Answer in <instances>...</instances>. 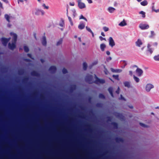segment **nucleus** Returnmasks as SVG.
<instances>
[{
  "label": "nucleus",
  "mask_w": 159,
  "mask_h": 159,
  "mask_svg": "<svg viewBox=\"0 0 159 159\" xmlns=\"http://www.w3.org/2000/svg\"><path fill=\"white\" fill-rule=\"evenodd\" d=\"M94 76L95 79L94 81L93 80V76L92 75H87L85 78V81L89 84L94 83L97 84H103L105 83V81L104 79H99L95 74H94Z\"/></svg>",
  "instance_id": "1"
},
{
  "label": "nucleus",
  "mask_w": 159,
  "mask_h": 159,
  "mask_svg": "<svg viewBox=\"0 0 159 159\" xmlns=\"http://www.w3.org/2000/svg\"><path fill=\"white\" fill-rule=\"evenodd\" d=\"M10 35L12 36L13 38L12 43H9L8 46L9 48L11 50H13L16 47V43L17 41V35L16 34L12 32L10 33Z\"/></svg>",
  "instance_id": "2"
},
{
  "label": "nucleus",
  "mask_w": 159,
  "mask_h": 159,
  "mask_svg": "<svg viewBox=\"0 0 159 159\" xmlns=\"http://www.w3.org/2000/svg\"><path fill=\"white\" fill-rule=\"evenodd\" d=\"M154 88V85L151 83L147 84L145 87V91L147 92H149L151 90Z\"/></svg>",
  "instance_id": "3"
},
{
  "label": "nucleus",
  "mask_w": 159,
  "mask_h": 159,
  "mask_svg": "<svg viewBox=\"0 0 159 159\" xmlns=\"http://www.w3.org/2000/svg\"><path fill=\"white\" fill-rule=\"evenodd\" d=\"M33 13L37 16L40 15H43L44 14V12L43 10L36 9L33 11Z\"/></svg>",
  "instance_id": "4"
},
{
  "label": "nucleus",
  "mask_w": 159,
  "mask_h": 159,
  "mask_svg": "<svg viewBox=\"0 0 159 159\" xmlns=\"http://www.w3.org/2000/svg\"><path fill=\"white\" fill-rule=\"evenodd\" d=\"M78 6L81 9L84 8L86 6L84 3L81 2V0H78Z\"/></svg>",
  "instance_id": "5"
},
{
  "label": "nucleus",
  "mask_w": 159,
  "mask_h": 159,
  "mask_svg": "<svg viewBox=\"0 0 159 159\" xmlns=\"http://www.w3.org/2000/svg\"><path fill=\"white\" fill-rule=\"evenodd\" d=\"M10 38L8 39L5 38H2L1 39V41L2 44L4 46H6L8 42L10 40Z\"/></svg>",
  "instance_id": "6"
},
{
  "label": "nucleus",
  "mask_w": 159,
  "mask_h": 159,
  "mask_svg": "<svg viewBox=\"0 0 159 159\" xmlns=\"http://www.w3.org/2000/svg\"><path fill=\"white\" fill-rule=\"evenodd\" d=\"M109 45L111 47L115 45V43L113 38L111 37H109Z\"/></svg>",
  "instance_id": "7"
},
{
  "label": "nucleus",
  "mask_w": 159,
  "mask_h": 159,
  "mask_svg": "<svg viewBox=\"0 0 159 159\" xmlns=\"http://www.w3.org/2000/svg\"><path fill=\"white\" fill-rule=\"evenodd\" d=\"M139 27L142 30H145L148 28L149 26L148 25L140 24L139 25Z\"/></svg>",
  "instance_id": "8"
},
{
  "label": "nucleus",
  "mask_w": 159,
  "mask_h": 159,
  "mask_svg": "<svg viewBox=\"0 0 159 159\" xmlns=\"http://www.w3.org/2000/svg\"><path fill=\"white\" fill-rule=\"evenodd\" d=\"M136 72L139 76H141L143 73V70L141 69L138 68L136 69Z\"/></svg>",
  "instance_id": "9"
},
{
  "label": "nucleus",
  "mask_w": 159,
  "mask_h": 159,
  "mask_svg": "<svg viewBox=\"0 0 159 159\" xmlns=\"http://www.w3.org/2000/svg\"><path fill=\"white\" fill-rule=\"evenodd\" d=\"M151 45L149 44L147 45V51L150 54H151L153 52V49L151 48Z\"/></svg>",
  "instance_id": "10"
},
{
  "label": "nucleus",
  "mask_w": 159,
  "mask_h": 159,
  "mask_svg": "<svg viewBox=\"0 0 159 159\" xmlns=\"http://www.w3.org/2000/svg\"><path fill=\"white\" fill-rule=\"evenodd\" d=\"M49 70L52 73H54L56 70V67L55 66H52L49 68Z\"/></svg>",
  "instance_id": "11"
},
{
  "label": "nucleus",
  "mask_w": 159,
  "mask_h": 159,
  "mask_svg": "<svg viewBox=\"0 0 159 159\" xmlns=\"http://www.w3.org/2000/svg\"><path fill=\"white\" fill-rule=\"evenodd\" d=\"M142 44L143 43L141 40L139 39H138L135 42L136 45L139 47H140Z\"/></svg>",
  "instance_id": "12"
},
{
  "label": "nucleus",
  "mask_w": 159,
  "mask_h": 159,
  "mask_svg": "<svg viewBox=\"0 0 159 159\" xmlns=\"http://www.w3.org/2000/svg\"><path fill=\"white\" fill-rule=\"evenodd\" d=\"M111 70L113 72L118 73H120L122 71V70L120 69H114L112 68H111Z\"/></svg>",
  "instance_id": "13"
},
{
  "label": "nucleus",
  "mask_w": 159,
  "mask_h": 159,
  "mask_svg": "<svg viewBox=\"0 0 159 159\" xmlns=\"http://www.w3.org/2000/svg\"><path fill=\"white\" fill-rule=\"evenodd\" d=\"M42 43L43 45L46 46L47 44V41L46 38L45 36L43 37L42 40Z\"/></svg>",
  "instance_id": "14"
},
{
  "label": "nucleus",
  "mask_w": 159,
  "mask_h": 159,
  "mask_svg": "<svg viewBox=\"0 0 159 159\" xmlns=\"http://www.w3.org/2000/svg\"><path fill=\"white\" fill-rule=\"evenodd\" d=\"M71 13L72 14V17L73 18L75 17L76 15V10L75 9H72L71 10Z\"/></svg>",
  "instance_id": "15"
},
{
  "label": "nucleus",
  "mask_w": 159,
  "mask_h": 159,
  "mask_svg": "<svg viewBox=\"0 0 159 159\" xmlns=\"http://www.w3.org/2000/svg\"><path fill=\"white\" fill-rule=\"evenodd\" d=\"M154 4H155V3L154 2H153L152 3V11H154V12H156V13L159 12V9L156 10L155 9V7H154Z\"/></svg>",
  "instance_id": "16"
},
{
  "label": "nucleus",
  "mask_w": 159,
  "mask_h": 159,
  "mask_svg": "<svg viewBox=\"0 0 159 159\" xmlns=\"http://www.w3.org/2000/svg\"><path fill=\"white\" fill-rule=\"evenodd\" d=\"M66 11H67L66 14H67V16L68 17L69 21L70 22L71 25V26H73V23L72 21L71 18L70 16H69L68 15V9H67Z\"/></svg>",
  "instance_id": "17"
},
{
  "label": "nucleus",
  "mask_w": 159,
  "mask_h": 159,
  "mask_svg": "<svg viewBox=\"0 0 159 159\" xmlns=\"http://www.w3.org/2000/svg\"><path fill=\"white\" fill-rule=\"evenodd\" d=\"M31 75L33 76H39V74L36 71H33L31 72Z\"/></svg>",
  "instance_id": "18"
},
{
  "label": "nucleus",
  "mask_w": 159,
  "mask_h": 159,
  "mask_svg": "<svg viewBox=\"0 0 159 159\" xmlns=\"http://www.w3.org/2000/svg\"><path fill=\"white\" fill-rule=\"evenodd\" d=\"M124 86L128 88H129L130 87V82L129 81H125L124 82Z\"/></svg>",
  "instance_id": "19"
},
{
  "label": "nucleus",
  "mask_w": 159,
  "mask_h": 159,
  "mask_svg": "<svg viewBox=\"0 0 159 159\" xmlns=\"http://www.w3.org/2000/svg\"><path fill=\"white\" fill-rule=\"evenodd\" d=\"M127 25V23L125 22V20H124L120 22L119 24V25L121 26H123Z\"/></svg>",
  "instance_id": "20"
},
{
  "label": "nucleus",
  "mask_w": 159,
  "mask_h": 159,
  "mask_svg": "<svg viewBox=\"0 0 159 159\" xmlns=\"http://www.w3.org/2000/svg\"><path fill=\"white\" fill-rule=\"evenodd\" d=\"M109 12L110 13H113L115 10V9L112 7H109L108 8Z\"/></svg>",
  "instance_id": "21"
},
{
  "label": "nucleus",
  "mask_w": 159,
  "mask_h": 159,
  "mask_svg": "<svg viewBox=\"0 0 159 159\" xmlns=\"http://www.w3.org/2000/svg\"><path fill=\"white\" fill-rule=\"evenodd\" d=\"M85 27V25L84 24L80 23L78 26V28L80 30L83 29Z\"/></svg>",
  "instance_id": "22"
},
{
  "label": "nucleus",
  "mask_w": 159,
  "mask_h": 159,
  "mask_svg": "<svg viewBox=\"0 0 159 159\" xmlns=\"http://www.w3.org/2000/svg\"><path fill=\"white\" fill-rule=\"evenodd\" d=\"M63 41V39L62 38H61L59 39L57 42L56 45L57 46H58L61 45Z\"/></svg>",
  "instance_id": "23"
},
{
  "label": "nucleus",
  "mask_w": 159,
  "mask_h": 159,
  "mask_svg": "<svg viewBox=\"0 0 159 159\" xmlns=\"http://www.w3.org/2000/svg\"><path fill=\"white\" fill-rule=\"evenodd\" d=\"M117 142H123V139L121 138H117L115 139Z\"/></svg>",
  "instance_id": "24"
},
{
  "label": "nucleus",
  "mask_w": 159,
  "mask_h": 159,
  "mask_svg": "<svg viewBox=\"0 0 159 159\" xmlns=\"http://www.w3.org/2000/svg\"><path fill=\"white\" fill-rule=\"evenodd\" d=\"M113 89L112 87H110L108 89V91L109 93H110L111 96L112 97H113Z\"/></svg>",
  "instance_id": "25"
},
{
  "label": "nucleus",
  "mask_w": 159,
  "mask_h": 159,
  "mask_svg": "<svg viewBox=\"0 0 159 159\" xmlns=\"http://www.w3.org/2000/svg\"><path fill=\"white\" fill-rule=\"evenodd\" d=\"M106 48V45L104 43H102L100 45V48L102 51L104 50V49Z\"/></svg>",
  "instance_id": "26"
},
{
  "label": "nucleus",
  "mask_w": 159,
  "mask_h": 159,
  "mask_svg": "<svg viewBox=\"0 0 159 159\" xmlns=\"http://www.w3.org/2000/svg\"><path fill=\"white\" fill-rule=\"evenodd\" d=\"M64 22L63 20H61L60 22L59 23V25L61 27H63L64 26Z\"/></svg>",
  "instance_id": "27"
},
{
  "label": "nucleus",
  "mask_w": 159,
  "mask_h": 159,
  "mask_svg": "<svg viewBox=\"0 0 159 159\" xmlns=\"http://www.w3.org/2000/svg\"><path fill=\"white\" fill-rule=\"evenodd\" d=\"M153 59L155 61H159V54L155 55L153 57Z\"/></svg>",
  "instance_id": "28"
},
{
  "label": "nucleus",
  "mask_w": 159,
  "mask_h": 159,
  "mask_svg": "<svg viewBox=\"0 0 159 159\" xmlns=\"http://www.w3.org/2000/svg\"><path fill=\"white\" fill-rule=\"evenodd\" d=\"M133 78L134 80L136 83H138L139 82L140 80L138 77L134 75Z\"/></svg>",
  "instance_id": "29"
},
{
  "label": "nucleus",
  "mask_w": 159,
  "mask_h": 159,
  "mask_svg": "<svg viewBox=\"0 0 159 159\" xmlns=\"http://www.w3.org/2000/svg\"><path fill=\"white\" fill-rule=\"evenodd\" d=\"M141 5L143 6L147 5L148 4V2L146 0H144L141 2Z\"/></svg>",
  "instance_id": "30"
},
{
  "label": "nucleus",
  "mask_w": 159,
  "mask_h": 159,
  "mask_svg": "<svg viewBox=\"0 0 159 159\" xmlns=\"http://www.w3.org/2000/svg\"><path fill=\"white\" fill-rule=\"evenodd\" d=\"M87 64L85 62L83 63V69L84 70H86L87 68Z\"/></svg>",
  "instance_id": "31"
},
{
  "label": "nucleus",
  "mask_w": 159,
  "mask_h": 159,
  "mask_svg": "<svg viewBox=\"0 0 159 159\" xmlns=\"http://www.w3.org/2000/svg\"><path fill=\"white\" fill-rule=\"evenodd\" d=\"M4 16H5V18L6 19L7 21L8 22H10L9 19L10 18L9 16L8 15L6 14Z\"/></svg>",
  "instance_id": "32"
},
{
  "label": "nucleus",
  "mask_w": 159,
  "mask_h": 159,
  "mask_svg": "<svg viewBox=\"0 0 159 159\" xmlns=\"http://www.w3.org/2000/svg\"><path fill=\"white\" fill-rule=\"evenodd\" d=\"M24 49L25 51L26 52H27L29 51V48L28 47L26 46H24Z\"/></svg>",
  "instance_id": "33"
},
{
  "label": "nucleus",
  "mask_w": 159,
  "mask_h": 159,
  "mask_svg": "<svg viewBox=\"0 0 159 159\" xmlns=\"http://www.w3.org/2000/svg\"><path fill=\"white\" fill-rule=\"evenodd\" d=\"M111 124L115 129L117 128L118 125L117 123H116V122H112V123Z\"/></svg>",
  "instance_id": "34"
},
{
  "label": "nucleus",
  "mask_w": 159,
  "mask_h": 159,
  "mask_svg": "<svg viewBox=\"0 0 159 159\" xmlns=\"http://www.w3.org/2000/svg\"><path fill=\"white\" fill-rule=\"evenodd\" d=\"M3 9V7L2 4L1 2L0 1V16L1 15V10Z\"/></svg>",
  "instance_id": "35"
},
{
  "label": "nucleus",
  "mask_w": 159,
  "mask_h": 159,
  "mask_svg": "<svg viewBox=\"0 0 159 159\" xmlns=\"http://www.w3.org/2000/svg\"><path fill=\"white\" fill-rule=\"evenodd\" d=\"M113 77L115 79L119 80V75H112Z\"/></svg>",
  "instance_id": "36"
},
{
  "label": "nucleus",
  "mask_w": 159,
  "mask_h": 159,
  "mask_svg": "<svg viewBox=\"0 0 159 159\" xmlns=\"http://www.w3.org/2000/svg\"><path fill=\"white\" fill-rule=\"evenodd\" d=\"M42 6L43 7L44 9H48L49 8L48 6H46L45 3H43L42 4Z\"/></svg>",
  "instance_id": "37"
},
{
  "label": "nucleus",
  "mask_w": 159,
  "mask_h": 159,
  "mask_svg": "<svg viewBox=\"0 0 159 159\" xmlns=\"http://www.w3.org/2000/svg\"><path fill=\"white\" fill-rule=\"evenodd\" d=\"M139 14L142 15L143 17L144 18L145 17V13L144 11H141L139 12Z\"/></svg>",
  "instance_id": "38"
},
{
  "label": "nucleus",
  "mask_w": 159,
  "mask_h": 159,
  "mask_svg": "<svg viewBox=\"0 0 159 159\" xmlns=\"http://www.w3.org/2000/svg\"><path fill=\"white\" fill-rule=\"evenodd\" d=\"M103 29L105 32L108 31L109 30L108 28L106 26L103 27Z\"/></svg>",
  "instance_id": "39"
},
{
  "label": "nucleus",
  "mask_w": 159,
  "mask_h": 159,
  "mask_svg": "<svg viewBox=\"0 0 159 159\" xmlns=\"http://www.w3.org/2000/svg\"><path fill=\"white\" fill-rule=\"evenodd\" d=\"M99 97L101 98L104 99L105 96L102 94H100L99 95Z\"/></svg>",
  "instance_id": "40"
},
{
  "label": "nucleus",
  "mask_w": 159,
  "mask_h": 159,
  "mask_svg": "<svg viewBox=\"0 0 159 159\" xmlns=\"http://www.w3.org/2000/svg\"><path fill=\"white\" fill-rule=\"evenodd\" d=\"M62 72L63 74H66L67 73V70L66 69L64 68L62 70Z\"/></svg>",
  "instance_id": "41"
},
{
  "label": "nucleus",
  "mask_w": 159,
  "mask_h": 159,
  "mask_svg": "<svg viewBox=\"0 0 159 159\" xmlns=\"http://www.w3.org/2000/svg\"><path fill=\"white\" fill-rule=\"evenodd\" d=\"M116 116L118 118H121V115L120 113H117L116 114Z\"/></svg>",
  "instance_id": "42"
},
{
  "label": "nucleus",
  "mask_w": 159,
  "mask_h": 159,
  "mask_svg": "<svg viewBox=\"0 0 159 159\" xmlns=\"http://www.w3.org/2000/svg\"><path fill=\"white\" fill-rule=\"evenodd\" d=\"M24 73V71L23 70H20L18 71V73L20 75H22Z\"/></svg>",
  "instance_id": "43"
},
{
  "label": "nucleus",
  "mask_w": 159,
  "mask_h": 159,
  "mask_svg": "<svg viewBox=\"0 0 159 159\" xmlns=\"http://www.w3.org/2000/svg\"><path fill=\"white\" fill-rule=\"evenodd\" d=\"M139 124H140V125L141 126H142L143 127H147V125H145V124H144L143 123H140Z\"/></svg>",
  "instance_id": "44"
},
{
  "label": "nucleus",
  "mask_w": 159,
  "mask_h": 159,
  "mask_svg": "<svg viewBox=\"0 0 159 159\" xmlns=\"http://www.w3.org/2000/svg\"><path fill=\"white\" fill-rule=\"evenodd\" d=\"M83 19L84 20H85V21H87V19L84 17V16L82 15H81L80 17V19Z\"/></svg>",
  "instance_id": "45"
},
{
  "label": "nucleus",
  "mask_w": 159,
  "mask_h": 159,
  "mask_svg": "<svg viewBox=\"0 0 159 159\" xmlns=\"http://www.w3.org/2000/svg\"><path fill=\"white\" fill-rule=\"evenodd\" d=\"M86 30L89 32H92V31L91 30V29L89 28V27H88V26H86Z\"/></svg>",
  "instance_id": "46"
},
{
  "label": "nucleus",
  "mask_w": 159,
  "mask_h": 159,
  "mask_svg": "<svg viewBox=\"0 0 159 159\" xmlns=\"http://www.w3.org/2000/svg\"><path fill=\"white\" fill-rule=\"evenodd\" d=\"M105 70H104V72L106 75H107L108 74V71L107 69L104 67Z\"/></svg>",
  "instance_id": "47"
},
{
  "label": "nucleus",
  "mask_w": 159,
  "mask_h": 159,
  "mask_svg": "<svg viewBox=\"0 0 159 159\" xmlns=\"http://www.w3.org/2000/svg\"><path fill=\"white\" fill-rule=\"evenodd\" d=\"M97 63V62H95L92 63V65L91 66H89V68H91L93 66V65H95Z\"/></svg>",
  "instance_id": "48"
},
{
  "label": "nucleus",
  "mask_w": 159,
  "mask_h": 159,
  "mask_svg": "<svg viewBox=\"0 0 159 159\" xmlns=\"http://www.w3.org/2000/svg\"><path fill=\"white\" fill-rule=\"evenodd\" d=\"M99 38L101 41H102L104 40H105V38L102 37L101 36H99Z\"/></svg>",
  "instance_id": "49"
},
{
  "label": "nucleus",
  "mask_w": 159,
  "mask_h": 159,
  "mask_svg": "<svg viewBox=\"0 0 159 159\" xmlns=\"http://www.w3.org/2000/svg\"><path fill=\"white\" fill-rule=\"evenodd\" d=\"M112 59V58L111 57H108L107 58V61H108L110 60H111Z\"/></svg>",
  "instance_id": "50"
},
{
  "label": "nucleus",
  "mask_w": 159,
  "mask_h": 159,
  "mask_svg": "<svg viewBox=\"0 0 159 159\" xmlns=\"http://www.w3.org/2000/svg\"><path fill=\"white\" fill-rule=\"evenodd\" d=\"M119 99L124 100H125L124 98L121 95H120V97L119 98Z\"/></svg>",
  "instance_id": "51"
},
{
  "label": "nucleus",
  "mask_w": 159,
  "mask_h": 159,
  "mask_svg": "<svg viewBox=\"0 0 159 159\" xmlns=\"http://www.w3.org/2000/svg\"><path fill=\"white\" fill-rule=\"evenodd\" d=\"M119 90H120L119 87H118V89L116 90V93H117L118 94H119Z\"/></svg>",
  "instance_id": "52"
},
{
  "label": "nucleus",
  "mask_w": 159,
  "mask_h": 159,
  "mask_svg": "<svg viewBox=\"0 0 159 159\" xmlns=\"http://www.w3.org/2000/svg\"><path fill=\"white\" fill-rule=\"evenodd\" d=\"M151 35L152 36H153L155 35L154 32L153 31H151Z\"/></svg>",
  "instance_id": "53"
},
{
  "label": "nucleus",
  "mask_w": 159,
  "mask_h": 159,
  "mask_svg": "<svg viewBox=\"0 0 159 159\" xmlns=\"http://www.w3.org/2000/svg\"><path fill=\"white\" fill-rule=\"evenodd\" d=\"M158 43L157 42H155L153 43V45L154 46L157 47V45Z\"/></svg>",
  "instance_id": "54"
},
{
  "label": "nucleus",
  "mask_w": 159,
  "mask_h": 159,
  "mask_svg": "<svg viewBox=\"0 0 159 159\" xmlns=\"http://www.w3.org/2000/svg\"><path fill=\"white\" fill-rule=\"evenodd\" d=\"M129 75L132 76V75H133V72H132V71H129Z\"/></svg>",
  "instance_id": "55"
},
{
  "label": "nucleus",
  "mask_w": 159,
  "mask_h": 159,
  "mask_svg": "<svg viewBox=\"0 0 159 159\" xmlns=\"http://www.w3.org/2000/svg\"><path fill=\"white\" fill-rule=\"evenodd\" d=\"M69 4L70 6H74L75 5L74 3V2H70Z\"/></svg>",
  "instance_id": "56"
},
{
  "label": "nucleus",
  "mask_w": 159,
  "mask_h": 159,
  "mask_svg": "<svg viewBox=\"0 0 159 159\" xmlns=\"http://www.w3.org/2000/svg\"><path fill=\"white\" fill-rule=\"evenodd\" d=\"M89 3H92V0H87Z\"/></svg>",
  "instance_id": "57"
},
{
  "label": "nucleus",
  "mask_w": 159,
  "mask_h": 159,
  "mask_svg": "<svg viewBox=\"0 0 159 159\" xmlns=\"http://www.w3.org/2000/svg\"><path fill=\"white\" fill-rule=\"evenodd\" d=\"M106 53L107 54V55H110V52L109 51H106Z\"/></svg>",
  "instance_id": "58"
},
{
  "label": "nucleus",
  "mask_w": 159,
  "mask_h": 159,
  "mask_svg": "<svg viewBox=\"0 0 159 159\" xmlns=\"http://www.w3.org/2000/svg\"><path fill=\"white\" fill-rule=\"evenodd\" d=\"M27 55H28V56L29 57H30V58H31V56H31V54H27Z\"/></svg>",
  "instance_id": "59"
},
{
  "label": "nucleus",
  "mask_w": 159,
  "mask_h": 159,
  "mask_svg": "<svg viewBox=\"0 0 159 159\" xmlns=\"http://www.w3.org/2000/svg\"><path fill=\"white\" fill-rule=\"evenodd\" d=\"M23 0H18V3H19L20 2H23Z\"/></svg>",
  "instance_id": "60"
},
{
  "label": "nucleus",
  "mask_w": 159,
  "mask_h": 159,
  "mask_svg": "<svg viewBox=\"0 0 159 159\" xmlns=\"http://www.w3.org/2000/svg\"><path fill=\"white\" fill-rule=\"evenodd\" d=\"M101 34L103 36H105V34L104 33V32H102L101 33Z\"/></svg>",
  "instance_id": "61"
},
{
  "label": "nucleus",
  "mask_w": 159,
  "mask_h": 159,
  "mask_svg": "<svg viewBox=\"0 0 159 159\" xmlns=\"http://www.w3.org/2000/svg\"><path fill=\"white\" fill-rule=\"evenodd\" d=\"M25 61H30V59H25Z\"/></svg>",
  "instance_id": "62"
},
{
  "label": "nucleus",
  "mask_w": 159,
  "mask_h": 159,
  "mask_svg": "<svg viewBox=\"0 0 159 159\" xmlns=\"http://www.w3.org/2000/svg\"><path fill=\"white\" fill-rule=\"evenodd\" d=\"M40 61L42 63H43L44 62V60L42 59H41Z\"/></svg>",
  "instance_id": "63"
},
{
  "label": "nucleus",
  "mask_w": 159,
  "mask_h": 159,
  "mask_svg": "<svg viewBox=\"0 0 159 159\" xmlns=\"http://www.w3.org/2000/svg\"><path fill=\"white\" fill-rule=\"evenodd\" d=\"M78 39H79V41L80 42H81V38L80 37H79L78 38Z\"/></svg>",
  "instance_id": "64"
}]
</instances>
